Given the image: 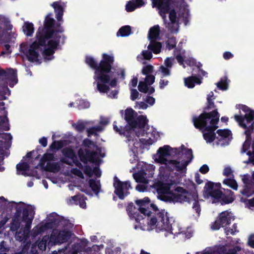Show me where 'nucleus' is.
Segmentation results:
<instances>
[{
    "mask_svg": "<svg viewBox=\"0 0 254 254\" xmlns=\"http://www.w3.org/2000/svg\"><path fill=\"white\" fill-rule=\"evenodd\" d=\"M217 247L218 254H238L241 250V247L239 245H226Z\"/></svg>",
    "mask_w": 254,
    "mask_h": 254,
    "instance_id": "obj_23",
    "label": "nucleus"
},
{
    "mask_svg": "<svg viewBox=\"0 0 254 254\" xmlns=\"http://www.w3.org/2000/svg\"><path fill=\"white\" fill-rule=\"evenodd\" d=\"M109 123L108 119L106 118H101L100 123V126L92 127L87 129V131L88 133V136H90L92 135H96L97 132L103 130L102 126H106Z\"/></svg>",
    "mask_w": 254,
    "mask_h": 254,
    "instance_id": "obj_27",
    "label": "nucleus"
},
{
    "mask_svg": "<svg viewBox=\"0 0 254 254\" xmlns=\"http://www.w3.org/2000/svg\"><path fill=\"white\" fill-rule=\"evenodd\" d=\"M251 185L245 186L244 189L241 191L242 193L247 197H249L253 194L254 191L251 189Z\"/></svg>",
    "mask_w": 254,
    "mask_h": 254,
    "instance_id": "obj_43",
    "label": "nucleus"
},
{
    "mask_svg": "<svg viewBox=\"0 0 254 254\" xmlns=\"http://www.w3.org/2000/svg\"><path fill=\"white\" fill-rule=\"evenodd\" d=\"M155 76L153 75H146L144 81H140L138 86V90L143 93L152 94L155 91V89L152 86H149L155 81Z\"/></svg>",
    "mask_w": 254,
    "mask_h": 254,
    "instance_id": "obj_19",
    "label": "nucleus"
},
{
    "mask_svg": "<svg viewBox=\"0 0 254 254\" xmlns=\"http://www.w3.org/2000/svg\"><path fill=\"white\" fill-rule=\"evenodd\" d=\"M9 251V249L5 247V242L2 241L0 243V254H6Z\"/></svg>",
    "mask_w": 254,
    "mask_h": 254,
    "instance_id": "obj_52",
    "label": "nucleus"
},
{
    "mask_svg": "<svg viewBox=\"0 0 254 254\" xmlns=\"http://www.w3.org/2000/svg\"><path fill=\"white\" fill-rule=\"evenodd\" d=\"M86 124L87 122H78L76 124H73V126L76 130L79 132H81L84 129Z\"/></svg>",
    "mask_w": 254,
    "mask_h": 254,
    "instance_id": "obj_45",
    "label": "nucleus"
},
{
    "mask_svg": "<svg viewBox=\"0 0 254 254\" xmlns=\"http://www.w3.org/2000/svg\"><path fill=\"white\" fill-rule=\"evenodd\" d=\"M133 176L137 182H141L146 184V180L143 177H142L139 174H134Z\"/></svg>",
    "mask_w": 254,
    "mask_h": 254,
    "instance_id": "obj_54",
    "label": "nucleus"
},
{
    "mask_svg": "<svg viewBox=\"0 0 254 254\" xmlns=\"http://www.w3.org/2000/svg\"><path fill=\"white\" fill-rule=\"evenodd\" d=\"M131 34V28L129 26H125L121 27L117 33V36L125 37L128 36Z\"/></svg>",
    "mask_w": 254,
    "mask_h": 254,
    "instance_id": "obj_36",
    "label": "nucleus"
},
{
    "mask_svg": "<svg viewBox=\"0 0 254 254\" xmlns=\"http://www.w3.org/2000/svg\"><path fill=\"white\" fill-rule=\"evenodd\" d=\"M232 194L230 190H225V193H223L220 190V185L215 184L212 182H207L204 188L203 196L205 198H213L216 199H224L225 194Z\"/></svg>",
    "mask_w": 254,
    "mask_h": 254,
    "instance_id": "obj_13",
    "label": "nucleus"
},
{
    "mask_svg": "<svg viewBox=\"0 0 254 254\" xmlns=\"http://www.w3.org/2000/svg\"><path fill=\"white\" fill-rule=\"evenodd\" d=\"M176 40L175 37H170L168 38V40L166 42L167 47L169 50L174 48L176 46Z\"/></svg>",
    "mask_w": 254,
    "mask_h": 254,
    "instance_id": "obj_46",
    "label": "nucleus"
},
{
    "mask_svg": "<svg viewBox=\"0 0 254 254\" xmlns=\"http://www.w3.org/2000/svg\"><path fill=\"white\" fill-rule=\"evenodd\" d=\"M185 84L188 88H193L195 84H200L201 80L195 76H192L184 79Z\"/></svg>",
    "mask_w": 254,
    "mask_h": 254,
    "instance_id": "obj_33",
    "label": "nucleus"
},
{
    "mask_svg": "<svg viewBox=\"0 0 254 254\" xmlns=\"http://www.w3.org/2000/svg\"><path fill=\"white\" fill-rule=\"evenodd\" d=\"M28 162L29 161L19 163L16 165L17 174L18 175H21L25 176L30 175V174L27 173L29 168Z\"/></svg>",
    "mask_w": 254,
    "mask_h": 254,
    "instance_id": "obj_30",
    "label": "nucleus"
},
{
    "mask_svg": "<svg viewBox=\"0 0 254 254\" xmlns=\"http://www.w3.org/2000/svg\"><path fill=\"white\" fill-rule=\"evenodd\" d=\"M248 244L251 247L254 248V236H251L249 238Z\"/></svg>",
    "mask_w": 254,
    "mask_h": 254,
    "instance_id": "obj_64",
    "label": "nucleus"
},
{
    "mask_svg": "<svg viewBox=\"0 0 254 254\" xmlns=\"http://www.w3.org/2000/svg\"><path fill=\"white\" fill-rule=\"evenodd\" d=\"M219 114L217 110L210 113L201 114L198 117L192 120L194 127L199 128L203 133L204 139L207 143L214 142L217 145H227L231 140L232 133L229 129H218L216 136L214 131L218 127Z\"/></svg>",
    "mask_w": 254,
    "mask_h": 254,
    "instance_id": "obj_4",
    "label": "nucleus"
},
{
    "mask_svg": "<svg viewBox=\"0 0 254 254\" xmlns=\"http://www.w3.org/2000/svg\"><path fill=\"white\" fill-rule=\"evenodd\" d=\"M145 101L150 105H153L155 103V99L151 96H147L145 99Z\"/></svg>",
    "mask_w": 254,
    "mask_h": 254,
    "instance_id": "obj_60",
    "label": "nucleus"
},
{
    "mask_svg": "<svg viewBox=\"0 0 254 254\" xmlns=\"http://www.w3.org/2000/svg\"><path fill=\"white\" fill-rule=\"evenodd\" d=\"M174 55L176 56V59L178 61L179 64L185 68V65L184 64L185 62L188 65L190 66L194 64V60L192 58L187 59L185 55V50H179L175 49L174 50Z\"/></svg>",
    "mask_w": 254,
    "mask_h": 254,
    "instance_id": "obj_21",
    "label": "nucleus"
},
{
    "mask_svg": "<svg viewBox=\"0 0 254 254\" xmlns=\"http://www.w3.org/2000/svg\"><path fill=\"white\" fill-rule=\"evenodd\" d=\"M146 189L145 184L138 185L136 187V189L139 191H144Z\"/></svg>",
    "mask_w": 254,
    "mask_h": 254,
    "instance_id": "obj_61",
    "label": "nucleus"
},
{
    "mask_svg": "<svg viewBox=\"0 0 254 254\" xmlns=\"http://www.w3.org/2000/svg\"><path fill=\"white\" fill-rule=\"evenodd\" d=\"M4 103L3 102H0V109L3 110V115L0 117V125L2 124L6 125L8 122V119L7 117V112L4 111Z\"/></svg>",
    "mask_w": 254,
    "mask_h": 254,
    "instance_id": "obj_38",
    "label": "nucleus"
},
{
    "mask_svg": "<svg viewBox=\"0 0 254 254\" xmlns=\"http://www.w3.org/2000/svg\"><path fill=\"white\" fill-rule=\"evenodd\" d=\"M237 225L235 224L233 225L232 229H228V228L225 229V233H226V235H228L229 234H232V235H235L236 232H238V231L237 230Z\"/></svg>",
    "mask_w": 254,
    "mask_h": 254,
    "instance_id": "obj_50",
    "label": "nucleus"
},
{
    "mask_svg": "<svg viewBox=\"0 0 254 254\" xmlns=\"http://www.w3.org/2000/svg\"><path fill=\"white\" fill-rule=\"evenodd\" d=\"M113 186L115 188V193L121 199H123L128 194V190L131 189L129 182H121L116 176L114 178Z\"/></svg>",
    "mask_w": 254,
    "mask_h": 254,
    "instance_id": "obj_16",
    "label": "nucleus"
},
{
    "mask_svg": "<svg viewBox=\"0 0 254 254\" xmlns=\"http://www.w3.org/2000/svg\"><path fill=\"white\" fill-rule=\"evenodd\" d=\"M153 3L159 10V13L164 20L166 28L171 33H177L179 31V25L177 18L176 13L174 10H171L169 14V20L168 21L165 14L170 10L171 0H152Z\"/></svg>",
    "mask_w": 254,
    "mask_h": 254,
    "instance_id": "obj_9",
    "label": "nucleus"
},
{
    "mask_svg": "<svg viewBox=\"0 0 254 254\" xmlns=\"http://www.w3.org/2000/svg\"><path fill=\"white\" fill-rule=\"evenodd\" d=\"M71 172L80 179L81 184L79 187L81 188L80 190L81 191L88 194V189L91 188L96 195H98L101 191V184L99 181L92 179H89L88 181L86 180L84 181L83 175L80 170L73 168L71 169Z\"/></svg>",
    "mask_w": 254,
    "mask_h": 254,
    "instance_id": "obj_12",
    "label": "nucleus"
},
{
    "mask_svg": "<svg viewBox=\"0 0 254 254\" xmlns=\"http://www.w3.org/2000/svg\"><path fill=\"white\" fill-rule=\"evenodd\" d=\"M196 254H218L217 247L215 246L213 248H207L201 252H197Z\"/></svg>",
    "mask_w": 254,
    "mask_h": 254,
    "instance_id": "obj_42",
    "label": "nucleus"
},
{
    "mask_svg": "<svg viewBox=\"0 0 254 254\" xmlns=\"http://www.w3.org/2000/svg\"><path fill=\"white\" fill-rule=\"evenodd\" d=\"M15 205L16 212L11 223L10 230L17 231L20 227L30 229L35 215V207L22 202L18 203L12 202Z\"/></svg>",
    "mask_w": 254,
    "mask_h": 254,
    "instance_id": "obj_7",
    "label": "nucleus"
},
{
    "mask_svg": "<svg viewBox=\"0 0 254 254\" xmlns=\"http://www.w3.org/2000/svg\"><path fill=\"white\" fill-rule=\"evenodd\" d=\"M234 220V217L231 212L227 211L222 212L219 218L211 224V228L213 230H218L221 227H224L229 225Z\"/></svg>",
    "mask_w": 254,
    "mask_h": 254,
    "instance_id": "obj_17",
    "label": "nucleus"
},
{
    "mask_svg": "<svg viewBox=\"0 0 254 254\" xmlns=\"http://www.w3.org/2000/svg\"><path fill=\"white\" fill-rule=\"evenodd\" d=\"M50 239V237L48 236H45L43 237L42 240L38 244V248L40 250L43 251L46 249Z\"/></svg>",
    "mask_w": 254,
    "mask_h": 254,
    "instance_id": "obj_40",
    "label": "nucleus"
},
{
    "mask_svg": "<svg viewBox=\"0 0 254 254\" xmlns=\"http://www.w3.org/2000/svg\"><path fill=\"white\" fill-rule=\"evenodd\" d=\"M152 58V54L151 51L148 50H143L140 54L138 55L137 57V59L138 62L142 64H146V60H150Z\"/></svg>",
    "mask_w": 254,
    "mask_h": 254,
    "instance_id": "obj_32",
    "label": "nucleus"
},
{
    "mask_svg": "<svg viewBox=\"0 0 254 254\" xmlns=\"http://www.w3.org/2000/svg\"><path fill=\"white\" fill-rule=\"evenodd\" d=\"M125 119L127 123L126 127L124 128L122 127L119 128L116 125V122H114V129L116 132L125 136L126 132H128L132 138L145 137L143 134H145L146 132H148V128H153L148 127V120L146 116H137L136 113L131 108H127L125 111Z\"/></svg>",
    "mask_w": 254,
    "mask_h": 254,
    "instance_id": "obj_6",
    "label": "nucleus"
},
{
    "mask_svg": "<svg viewBox=\"0 0 254 254\" xmlns=\"http://www.w3.org/2000/svg\"><path fill=\"white\" fill-rule=\"evenodd\" d=\"M85 61L88 65L95 69L93 84L96 85L98 91L100 93H107L110 87L116 86L117 79L111 71L114 62L113 57L103 54V59L99 64L90 56H87Z\"/></svg>",
    "mask_w": 254,
    "mask_h": 254,
    "instance_id": "obj_5",
    "label": "nucleus"
},
{
    "mask_svg": "<svg viewBox=\"0 0 254 254\" xmlns=\"http://www.w3.org/2000/svg\"><path fill=\"white\" fill-rule=\"evenodd\" d=\"M153 67L151 65H147L144 66L142 69V73L145 75H152Z\"/></svg>",
    "mask_w": 254,
    "mask_h": 254,
    "instance_id": "obj_44",
    "label": "nucleus"
},
{
    "mask_svg": "<svg viewBox=\"0 0 254 254\" xmlns=\"http://www.w3.org/2000/svg\"><path fill=\"white\" fill-rule=\"evenodd\" d=\"M45 170L52 172H57L59 171V166L55 163L47 162L44 167H42Z\"/></svg>",
    "mask_w": 254,
    "mask_h": 254,
    "instance_id": "obj_37",
    "label": "nucleus"
},
{
    "mask_svg": "<svg viewBox=\"0 0 254 254\" xmlns=\"http://www.w3.org/2000/svg\"><path fill=\"white\" fill-rule=\"evenodd\" d=\"M71 235V232L68 230L60 231L54 230L50 236L48 247H51L57 244H61L67 241Z\"/></svg>",
    "mask_w": 254,
    "mask_h": 254,
    "instance_id": "obj_15",
    "label": "nucleus"
},
{
    "mask_svg": "<svg viewBox=\"0 0 254 254\" xmlns=\"http://www.w3.org/2000/svg\"><path fill=\"white\" fill-rule=\"evenodd\" d=\"M148 107L147 104L144 102H136L135 106V109H146Z\"/></svg>",
    "mask_w": 254,
    "mask_h": 254,
    "instance_id": "obj_53",
    "label": "nucleus"
},
{
    "mask_svg": "<svg viewBox=\"0 0 254 254\" xmlns=\"http://www.w3.org/2000/svg\"><path fill=\"white\" fill-rule=\"evenodd\" d=\"M138 206L129 205L127 210L131 219L138 223L135 225V229L140 228L143 231L155 229L156 232L164 231L165 236H174L181 233L180 230L175 223V220L164 209L159 210L157 206L150 203L148 197L136 200Z\"/></svg>",
    "mask_w": 254,
    "mask_h": 254,
    "instance_id": "obj_2",
    "label": "nucleus"
},
{
    "mask_svg": "<svg viewBox=\"0 0 254 254\" xmlns=\"http://www.w3.org/2000/svg\"><path fill=\"white\" fill-rule=\"evenodd\" d=\"M6 76L8 80L11 81L9 86L12 87L17 82L16 78V71L13 69H9L6 72Z\"/></svg>",
    "mask_w": 254,
    "mask_h": 254,
    "instance_id": "obj_34",
    "label": "nucleus"
},
{
    "mask_svg": "<svg viewBox=\"0 0 254 254\" xmlns=\"http://www.w3.org/2000/svg\"><path fill=\"white\" fill-rule=\"evenodd\" d=\"M54 159V155L52 154H45L40 160V164L42 167H44L47 162H51V161Z\"/></svg>",
    "mask_w": 254,
    "mask_h": 254,
    "instance_id": "obj_39",
    "label": "nucleus"
},
{
    "mask_svg": "<svg viewBox=\"0 0 254 254\" xmlns=\"http://www.w3.org/2000/svg\"><path fill=\"white\" fill-rule=\"evenodd\" d=\"M51 6L54 8L56 14V18L59 21L62 20L64 10L65 7V4L61 1H56L52 3Z\"/></svg>",
    "mask_w": 254,
    "mask_h": 254,
    "instance_id": "obj_25",
    "label": "nucleus"
},
{
    "mask_svg": "<svg viewBox=\"0 0 254 254\" xmlns=\"http://www.w3.org/2000/svg\"><path fill=\"white\" fill-rule=\"evenodd\" d=\"M39 143L43 146L46 147L47 145V140L45 137H43L39 139Z\"/></svg>",
    "mask_w": 254,
    "mask_h": 254,
    "instance_id": "obj_63",
    "label": "nucleus"
},
{
    "mask_svg": "<svg viewBox=\"0 0 254 254\" xmlns=\"http://www.w3.org/2000/svg\"><path fill=\"white\" fill-rule=\"evenodd\" d=\"M139 95V93L136 89H130V99L134 101L136 99Z\"/></svg>",
    "mask_w": 254,
    "mask_h": 254,
    "instance_id": "obj_55",
    "label": "nucleus"
},
{
    "mask_svg": "<svg viewBox=\"0 0 254 254\" xmlns=\"http://www.w3.org/2000/svg\"><path fill=\"white\" fill-rule=\"evenodd\" d=\"M83 144L87 147L85 149H80L78 155L81 161L84 163L88 162L99 163L101 158L105 156V152L96 146L93 142L88 139L83 141Z\"/></svg>",
    "mask_w": 254,
    "mask_h": 254,
    "instance_id": "obj_10",
    "label": "nucleus"
},
{
    "mask_svg": "<svg viewBox=\"0 0 254 254\" xmlns=\"http://www.w3.org/2000/svg\"><path fill=\"white\" fill-rule=\"evenodd\" d=\"M175 63V61L174 58H167L165 60L164 64L159 66L157 73L160 75L162 78L170 76L171 75V69Z\"/></svg>",
    "mask_w": 254,
    "mask_h": 254,
    "instance_id": "obj_20",
    "label": "nucleus"
},
{
    "mask_svg": "<svg viewBox=\"0 0 254 254\" xmlns=\"http://www.w3.org/2000/svg\"><path fill=\"white\" fill-rule=\"evenodd\" d=\"M217 86L218 88L219 89L225 90L227 89V83L226 81H223V80H221L220 81L218 82L217 84Z\"/></svg>",
    "mask_w": 254,
    "mask_h": 254,
    "instance_id": "obj_51",
    "label": "nucleus"
},
{
    "mask_svg": "<svg viewBox=\"0 0 254 254\" xmlns=\"http://www.w3.org/2000/svg\"><path fill=\"white\" fill-rule=\"evenodd\" d=\"M63 153L65 156L70 158L72 163L75 164L76 166L79 167L82 166L81 164L77 160V157L72 150L69 148L64 149Z\"/></svg>",
    "mask_w": 254,
    "mask_h": 254,
    "instance_id": "obj_31",
    "label": "nucleus"
},
{
    "mask_svg": "<svg viewBox=\"0 0 254 254\" xmlns=\"http://www.w3.org/2000/svg\"><path fill=\"white\" fill-rule=\"evenodd\" d=\"M176 226H178L179 227V229L180 230L181 233L180 234L184 233V234L186 235V237L188 238H190V237H191L192 234V231L191 230V229L188 228L187 232H185V231H184L183 230H182V228L179 227L178 225L176 224Z\"/></svg>",
    "mask_w": 254,
    "mask_h": 254,
    "instance_id": "obj_56",
    "label": "nucleus"
},
{
    "mask_svg": "<svg viewBox=\"0 0 254 254\" xmlns=\"http://www.w3.org/2000/svg\"><path fill=\"white\" fill-rule=\"evenodd\" d=\"M23 31L27 36H31L34 31V25L32 23L25 22L22 27Z\"/></svg>",
    "mask_w": 254,
    "mask_h": 254,
    "instance_id": "obj_35",
    "label": "nucleus"
},
{
    "mask_svg": "<svg viewBox=\"0 0 254 254\" xmlns=\"http://www.w3.org/2000/svg\"><path fill=\"white\" fill-rule=\"evenodd\" d=\"M160 26L158 25H156L149 29L148 35V39L150 40V44L148 46L147 48L156 54L161 52L162 48L161 43L156 41L160 39Z\"/></svg>",
    "mask_w": 254,
    "mask_h": 254,
    "instance_id": "obj_14",
    "label": "nucleus"
},
{
    "mask_svg": "<svg viewBox=\"0 0 254 254\" xmlns=\"http://www.w3.org/2000/svg\"><path fill=\"white\" fill-rule=\"evenodd\" d=\"M192 158L191 149L186 148L184 145L179 148H172L169 145L159 148L153 156L155 162L161 164L159 169L158 177L162 185L157 190V197L169 202H187L192 203V208L199 216L201 209L196 191L190 193L181 187H178L174 191H171L170 188L172 184V173L174 171H185Z\"/></svg>",
    "mask_w": 254,
    "mask_h": 254,
    "instance_id": "obj_1",
    "label": "nucleus"
},
{
    "mask_svg": "<svg viewBox=\"0 0 254 254\" xmlns=\"http://www.w3.org/2000/svg\"><path fill=\"white\" fill-rule=\"evenodd\" d=\"M209 171V167L207 165H202L199 169V171L202 174H206Z\"/></svg>",
    "mask_w": 254,
    "mask_h": 254,
    "instance_id": "obj_59",
    "label": "nucleus"
},
{
    "mask_svg": "<svg viewBox=\"0 0 254 254\" xmlns=\"http://www.w3.org/2000/svg\"><path fill=\"white\" fill-rule=\"evenodd\" d=\"M241 110L245 113V115H235L234 118L242 127L246 129L245 133L247 137L251 133V131L254 128V111L246 106H242Z\"/></svg>",
    "mask_w": 254,
    "mask_h": 254,
    "instance_id": "obj_11",
    "label": "nucleus"
},
{
    "mask_svg": "<svg viewBox=\"0 0 254 254\" xmlns=\"http://www.w3.org/2000/svg\"><path fill=\"white\" fill-rule=\"evenodd\" d=\"M51 147L54 149H59L63 147V142L62 141H54Z\"/></svg>",
    "mask_w": 254,
    "mask_h": 254,
    "instance_id": "obj_57",
    "label": "nucleus"
},
{
    "mask_svg": "<svg viewBox=\"0 0 254 254\" xmlns=\"http://www.w3.org/2000/svg\"><path fill=\"white\" fill-rule=\"evenodd\" d=\"M48 14L45 19L44 27H40L36 34V40L25 52L28 60L37 64H40L44 59L51 61L54 58L53 54L59 44L63 43L64 36L62 34L63 28L57 27L55 20Z\"/></svg>",
    "mask_w": 254,
    "mask_h": 254,
    "instance_id": "obj_3",
    "label": "nucleus"
},
{
    "mask_svg": "<svg viewBox=\"0 0 254 254\" xmlns=\"http://www.w3.org/2000/svg\"><path fill=\"white\" fill-rule=\"evenodd\" d=\"M136 8V6L134 3L129 1L126 4V9L128 12H131L133 11Z\"/></svg>",
    "mask_w": 254,
    "mask_h": 254,
    "instance_id": "obj_49",
    "label": "nucleus"
},
{
    "mask_svg": "<svg viewBox=\"0 0 254 254\" xmlns=\"http://www.w3.org/2000/svg\"><path fill=\"white\" fill-rule=\"evenodd\" d=\"M169 84V81L167 79H161L159 82V87L161 89H163L165 86H166Z\"/></svg>",
    "mask_w": 254,
    "mask_h": 254,
    "instance_id": "obj_58",
    "label": "nucleus"
},
{
    "mask_svg": "<svg viewBox=\"0 0 254 254\" xmlns=\"http://www.w3.org/2000/svg\"><path fill=\"white\" fill-rule=\"evenodd\" d=\"M85 197L83 195H77L71 196L70 198L67 200V203L69 205H79L81 208H86Z\"/></svg>",
    "mask_w": 254,
    "mask_h": 254,
    "instance_id": "obj_26",
    "label": "nucleus"
},
{
    "mask_svg": "<svg viewBox=\"0 0 254 254\" xmlns=\"http://www.w3.org/2000/svg\"><path fill=\"white\" fill-rule=\"evenodd\" d=\"M126 133L127 139L126 141L132 155V159L131 158L129 160L131 163H134L137 161L138 153L141 149L144 148L145 145H149L153 144L159 137V133L154 128H148V132H146L145 134H143L145 137L132 138L128 132H126Z\"/></svg>",
    "mask_w": 254,
    "mask_h": 254,
    "instance_id": "obj_8",
    "label": "nucleus"
},
{
    "mask_svg": "<svg viewBox=\"0 0 254 254\" xmlns=\"http://www.w3.org/2000/svg\"><path fill=\"white\" fill-rule=\"evenodd\" d=\"M223 174L228 177V178L224 180L223 183L233 190H237L238 186L236 181L233 179V174L231 168L229 167H226L223 170Z\"/></svg>",
    "mask_w": 254,
    "mask_h": 254,
    "instance_id": "obj_22",
    "label": "nucleus"
},
{
    "mask_svg": "<svg viewBox=\"0 0 254 254\" xmlns=\"http://www.w3.org/2000/svg\"><path fill=\"white\" fill-rule=\"evenodd\" d=\"M58 216L57 214L53 213L48 216L47 222L41 223L33 229L36 234L43 233L49 229L52 228L57 223Z\"/></svg>",
    "mask_w": 254,
    "mask_h": 254,
    "instance_id": "obj_18",
    "label": "nucleus"
},
{
    "mask_svg": "<svg viewBox=\"0 0 254 254\" xmlns=\"http://www.w3.org/2000/svg\"><path fill=\"white\" fill-rule=\"evenodd\" d=\"M89 106L90 103L89 102L84 100H81L79 101L78 108L79 109L88 108L89 107Z\"/></svg>",
    "mask_w": 254,
    "mask_h": 254,
    "instance_id": "obj_48",
    "label": "nucleus"
},
{
    "mask_svg": "<svg viewBox=\"0 0 254 254\" xmlns=\"http://www.w3.org/2000/svg\"><path fill=\"white\" fill-rule=\"evenodd\" d=\"M214 93L211 91L208 95L207 97V108L208 109H213L215 107L213 100L215 99Z\"/></svg>",
    "mask_w": 254,
    "mask_h": 254,
    "instance_id": "obj_41",
    "label": "nucleus"
},
{
    "mask_svg": "<svg viewBox=\"0 0 254 254\" xmlns=\"http://www.w3.org/2000/svg\"><path fill=\"white\" fill-rule=\"evenodd\" d=\"M0 43H2L5 42V38L7 36L3 29H11L12 26L10 24L8 19L3 16H0Z\"/></svg>",
    "mask_w": 254,
    "mask_h": 254,
    "instance_id": "obj_24",
    "label": "nucleus"
},
{
    "mask_svg": "<svg viewBox=\"0 0 254 254\" xmlns=\"http://www.w3.org/2000/svg\"><path fill=\"white\" fill-rule=\"evenodd\" d=\"M30 229H27L25 227H23L19 232L15 233V238L16 240L19 242H25L27 240Z\"/></svg>",
    "mask_w": 254,
    "mask_h": 254,
    "instance_id": "obj_28",
    "label": "nucleus"
},
{
    "mask_svg": "<svg viewBox=\"0 0 254 254\" xmlns=\"http://www.w3.org/2000/svg\"><path fill=\"white\" fill-rule=\"evenodd\" d=\"M101 248H103V245H94L92 248L90 249V252L88 251L87 252V254H101L99 252V250Z\"/></svg>",
    "mask_w": 254,
    "mask_h": 254,
    "instance_id": "obj_47",
    "label": "nucleus"
},
{
    "mask_svg": "<svg viewBox=\"0 0 254 254\" xmlns=\"http://www.w3.org/2000/svg\"><path fill=\"white\" fill-rule=\"evenodd\" d=\"M84 172L89 177H91L93 176L100 177L101 175V171L98 167L92 168L89 166H86L84 169Z\"/></svg>",
    "mask_w": 254,
    "mask_h": 254,
    "instance_id": "obj_29",
    "label": "nucleus"
},
{
    "mask_svg": "<svg viewBox=\"0 0 254 254\" xmlns=\"http://www.w3.org/2000/svg\"><path fill=\"white\" fill-rule=\"evenodd\" d=\"M233 57V55L229 52H226L223 54V58L225 60H229Z\"/></svg>",
    "mask_w": 254,
    "mask_h": 254,
    "instance_id": "obj_62",
    "label": "nucleus"
}]
</instances>
